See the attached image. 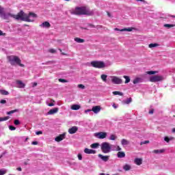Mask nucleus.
Returning a JSON list of instances; mask_svg holds the SVG:
<instances>
[{
    "label": "nucleus",
    "instance_id": "nucleus-1",
    "mask_svg": "<svg viewBox=\"0 0 175 175\" xmlns=\"http://www.w3.org/2000/svg\"><path fill=\"white\" fill-rule=\"evenodd\" d=\"M74 14L76 16H94V11L87 7H77L74 11Z\"/></svg>",
    "mask_w": 175,
    "mask_h": 175
},
{
    "label": "nucleus",
    "instance_id": "nucleus-2",
    "mask_svg": "<svg viewBox=\"0 0 175 175\" xmlns=\"http://www.w3.org/2000/svg\"><path fill=\"white\" fill-rule=\"evenodd\" d=\"M8 59L10 65H12V66L18 65L19 66L24 68V64H21V59H20V58H18L17 56L16 55L8 56Z\"/></svg>",
    "mask_w": 175,
    "mask_h": 175
},
{
    "label": "nucleus",
    "instance_id": "nucleus-3",
    "mask_svg": "<svg viewBox=\"0 0 175 175\" xmlns=\"http://www.w3.org/2000/svg\"><path fill=\"white\" fill-rule=\"evenodd\" d=\"M23 16H22V21H26L27 23H33V19H31V17H33V18H36V17H38V15L33 12H29V14H27L23 11Z\"/></svg>",
    "mask_w": 175,
    "mask_h": 175
},
{
    "label": "nucleus",
    "instance_id": "nucleus-4",
    "mask_svg": "<svg viewBox=\"0 0 175 175\" xmlns=\"http://www.w3.org/2000/svg\"><path fill=\"white\" fill-rule=\"evenodd\" d=\"M23 16H24L23 13V10L20 11L16 15H14L13 14L8 13L7 14H3L4 20H6L9 17H12V18H14L15 20H21L22 21Z\"/></svg>",
    "mask_w": 175,
    "mask_h": 175
},
{
    "label": "nucleus",
    "instance_id": "nucleus-5",
    "mask_svg": "<svg viewBox=\"0 0 175 175\" xmlns=\"http://www.w3.org/2000/svg\"><path fill=\"white\" fill-rule=\"evenodd\" d=\"M90 64L93 68H96L97 69H102L106 67V64H105V62L102 61H92Z\"/></svg>",
    "mask_w": 175,
    "mask_h": 175
},
{
    "label": "nucleus",
    "instance_id": "nucleus-6",
    "mask_svg": "<svg viewBox=\"0 0 175 175\" xmlns=\"http://www.w3.org/2000/svg\"><path fill=\"white\" fill-rule=\"evenodd\" d=\"M101 150L104 154H109L111 151V146L107 142H103L101 144Z\"/></svg>",
    "mask_w": 175,
    "mask_h": 175
},
{
    "label": "nucleus",
    "instance_id": "nucleus-7",
    "mask_svg": "<svg viewBox=\"0 0 175 175\" xmlns=\"http://www.w3.org/2000/svg\"><path fill=\"white\" fill-rule=\"evenodd\" d=\"M164 80L165 77L162 75H153L149 78L150 83H158L159 81H163Z\"/></svg>",
    "mask_w": 175,
    "mask_h": 175
},
{
    "label": "nucleus",
    "instance_id": "nucleus-8",
    "mask_svg": "<svg viewBox=\"0 0 175 175\" xmlns=\"http://www.w3.org/2000/svg\"><path fill=\"white\" fill-rule=\"evenodd\" d=\"M95 137L97 139H106L107 137V133L106 132H99L94 134Z\"/></svg>",
    "mask_w": 175,
    "mask_h": 175
},
{
    "label": "nucleus",
    "instance_id": "nucleus-9",
    "mask_svg": "<svg viewBox=\"0 0 175 175\" xmlns=\"http://www.w3.org/2000/svg\"><path fill=\"white\" fill-rule=\"evenodd\" d=\"M111 81L114 84H122V79H120L118 77H113Z\"/></svg>",
    "mask_w": 175,
    "mask_h": 175
},
{
    "label": "nucleus",
    "instance_id": "nucleus-10",
    "mask_svg": "<svg viewBox=\"0 0 175 175\" xmlns=\"http://www.w3.org/2000/svg\"><path fill=\"white\" fill-rule=\"evenodd\" d=\"M114 29L115 31H120V32H125V31L132 32V31H133V27L124 28L122 29H120L118 28H115Z\"/></svg>",
    "mask_w": 175,
    "mask_h": 175
},
{
    "label": "nucleus",
    "instance_id": "nucleus-11",
    "mask_svg": "<svg viewBox=\"0 0 175 175\" xmlns=\"http://www.w3.org/2000/svg\"><path fill=\"white\" fill-rule=\"evenodd\" d=\"M78 131H79V128L75 126L68 129V133H70V135H73L76 133V132H77Z\"/></svg>",
    "mask_w": 175,
    "mask_h": 175
},
{
    "label": "nucleus",
    "instance_id": "nucleus-12",
    "mask_svg": "<svg viewBox=\"0 0 175 175\" xmlns=\"http://www.w3.org/2000/svg\"><path fill=\"white\" fill-rule=\"evenodd\" d=\"M100 110H102V107L99 105L94 106L92 108V111H94L95 114H98Z\"/></svg>",
    "mask_w": 175,
    "mask_h": 175
},
{
    "label": "nucleus",
    "instance_id": "nucleus-13",
    "mask_svg": "<svg viewBox=\"0 0 175 175\" xmlns=\"http://www.w3.org/2000/svg\"><path fill=\"white\" fill-rule=\"evenodd\" d=\"M98 158L101 160L103 161L104 162H107L109 161L110 156H104L103 154H98Z\"/></svg>",
    "mask_w": 175,
    "mask_h": 175
},
{
    "label": "nucleus",
    "instance_id": "nucleus-14",
    "mask_svg": "<svg viewBox=\"0 0 175 175\" xmlns=\"http://www.w3.org/2000/svg\"><path fill=\"white\" fill-rule=\"evenodd\" d=\"M64 139H65V134H61L59 136L56 137L55 140V142H62Z\"/></svg>",
    "mask_w": 175,
    "mask_h": 175
},
{
    "label": "nucleus",
    "instance_id": "nucleus-15",
    "mask_svg": "<svg viewBox=\"0 0 175 175\" xmlns=\"http://www.w3.org/2000/svg\"><path fill=\"white\" fill-rule=\"evenodd\" d=\"M40 27H43V28H50L51 27V25L50 24V23L45 21L44 23H42Z\"/></svg>",
    "mask_w": 175,
    "mask_h": 175
},
{
    "label": "nucleus",
    "instance_id": "nucleus-16",
    "mask_svg": "<svg viewBox=\"0 0 175 175\" xmlns=\"http://www.w3.org/2000/svg\"><path fill=\"white\" fill-rule=\"evenodd\" d=\"M84 152L85 154H96V150H91L89 148H85Z\"/></svg>",
    "mask_w": 175,
    "mask_h": 175
},
{
    "label": "nucleus",
    "instance_id": "nucleus-17",
    "mask_svg": "<svg viewBox=\"0 0 175 175\" xmlns=\"http://www.w3.org/2000/svg\"><path fill=\"white\" fill-rule=\"evenodd\" d=\"M16 84L18 85V88H25V83H23L21 81H16Z\"/></svg>",
    "mask_w": 175,
    "mask_h": 175
},
{
    "label": "nucleus",
    "instance_id": "nucleus-18",
    "mask_svg": "<svg viewBox=\"0 0 175 175\" xmlns=\"http://www.w3.org/2000/svg\"><path fill=\"white\" fill-rule=\"evenodd\" d=\"M134 162L136 165H137L138 166H140V165H142L143 163V159L136 158V159H135Z\"/></svg>",
    "mask_w": 175,
    "mask_h": 175
},
{
    "label": "nucleus",
    "instance_id": "nucleus-19",
    "mask_svg": "<svg viewBox=\"0 0 175 175\" xmlns=\"http://www.w3.org/2000/svg\"><path fill=\"white\" fill-rule=\"evenodd\" d=\"M55 113H58V108H54L49 111L48 114H55Z\"/></svg>",
    "mask_w": 175,
    "mask_h": 175
},
{
    "label": "nucleus",
    "instance_id": "nucleus-20",
    "mask_svg": "<svg viewBox=\"0 0 175 175\" xmlns=\"http://www.w3.org/2000/svg\"><path fill=\"white\" fill-rule=\"evenodd\" d=\"M153 154H163L165 152V149L161 150H152Z\"/></svg>",
    "mask_w": 175,
    "mask_h": 175
},
{
    "label": "nucleus",
    "instance_id": "nucleus-21",
    "mask_svg": "<svg viewBox=\"0 0 175 175\" xmlns=\"http://www.w3.org/2000/svg\"><path fill=\"white\" fill-rule=\"evenodd\" d=\"M117 157L118 158H125V152H118Z\"/></svg>",
    "mask_w": 175,
    "mask_h": 175
},
{
    "label": "nucleus",
    "instance_id": "nucleus-22",
    "mask_svg": "<svg viewBox=\"0 0 175 175\" xmlns=\"http://www.w3.org/2000/svg\"><path fill=\"white\" fill-rule=\"evenodd\" d=\"M129 141L128 139H122L121 141L122 146H128L129 145Z\"/></svg>",
    "mask_w": 175,
    "mask_h": 175
},
{
    "label": "nucleus",
    "instance_id": "nucleus-23",
    "mask_svg": "<svg viewBox=\"0 0 175 175\" xmlns=\"http://www.w3.org/2000/svg\"><path fill=\"white\" fill-rule=\"evenodd\" d=\"M75 41L77 42V43H84V42H85L84 39L80 38H75Z\"/></svg>",
    "mask_w": 175,
    "mask_h": 175
},
{
    "label": "nucleus",
    "instance_id": "nucleus-24",
    "mask_svg": "<svg viewBox=\"0 0 175 175\" xmlns=\"http://www.w3.org/2000/svg\"><path fill=\"white\" fill-rule=\"evenodd\" d=\"M80 107H81L79 105H73L71 106L72 110H79V109H80Z\"/></svg>",
    "mask_w": 175,
    "mask_h": 175
},
{
    "label": "nucleus",
    "instance_id": "nucleus-25",
    "mask_svg": "<svg viewBox=\"0 0 175 175\" xmlns=\"http://www.w3.org/2000/svg\"><path fill=\"white\" fill-rule=\"evenodd\" d=\"M124 79H125V84H128V83H129L131 81V78L129 76L124 75L123 76Z\"/></svg>",
    "mask_w": 175,
    "mask_h": 175
},
{
    "label": "nucleus",
    "instance_id": "nucleus-26",
    "mask_svg": "<svg viewBox=\"0 0 175 175\" xmlns=\"http://www.w3.org/2000/svg\"><path fill=\"white\" fill-rule=\"evenodd\" d=\"M112 94L113 95H120V96H124V93H122L121 92H118V91L113 92Z\"/></svg>",
    "mask_w": 175,
    "mask_h": 175
},
{
    "label": "nucleus",
    "instance_id": "nucleus-27",
    "mask_svg": "<svg viewBox=\"0 0 175 175\" xmlns=\"http://www.w3.org/2000/svg\"><path fill=\"white\" fill-rule=\"evenodd\" d=\"M123 169L126 172H128L129 170H131V165L126 164L125 165H124Z\"/></svg>",
    "mask_w": 175,
    "mask_h": 175
},
{
    "label": "nucleus",
    "instance_id": "nucleus-28",
    "mask_svg": "<svg viewBox=\"0 0 175 175\" xmlns=\"http://www.w3.org/2000/svg\"><path fill=\"white\" fill-rule=\"evenodd\" d=\"M101 79L103 80V81H104L105 83H106V81H107V75H101Z\"/></svg>",
    "mask_w": 175,
    "mask_h": 175
},
{
    "label": "nucleus",
    "instance_id": "nucleus-29",
    "mask_svg": "<svg viewBox=\"0 0 175 175\" xmlns=\"http://www.w3.org/2000/svg\"><path fill=\"white\" fill-rule=\"evenodd\" d=\"M142 81V79L141 78H135L133 83V84H137L138 83H140V81Z\"/></svg>",
    "mask_w": 175,
    "mask_h": 175
},
{
    "label": "nucleus",
    "instance_id": "nucleus-30",
    "mask_svg": "<svg viewBox=\"0 0 175 175\" xmlns=\"http://www.w3.org/2000/svg\"><path fill=\"white\" fill-rule=\"evenodd\" d=\"M8 173V170L5 169H0V175H5Z\"/></svg>",
    "mask_w": 175,
    "mask_h": 175
},
{
    "label": "nucleus",
    "instance_id": "nucleus-31",
    "mask_svg": "<svg viewBox=\"0 0 175 175\" xmlns=\"http://www.w3.org/2000/svg\"><path fill=\"white\" fill-rule=\"evenodd\" d=\"M163 27H164L165 28H168V29H170V28H173V27H175V25L165 24V25H163Z\"/></svg>",
    "mask_w": 175,
    "mask_h": 175
},
{
    "label": "nucleus",
    "instance_id": "nucleus-32",
    "mask_svg": "<svg viewBox=\"0 0 175 175\" xmlns=\"http://www.w3.org/2000/svg\"><path fill=\"white\" fill-rule=\"evenodd\" d=\"M158 46H159L158 44L154 43V44H150L148 45V47H149V49H152V48H154V47H158Z\"/></svg>",
    "mask_w": 175,
    "mask_h": 175
},
{
    "label": "nucleus",
    "instance_id": "nucleus-33",
    "mask_svg": "<svg viewBox=\"0 0 175 175\" xmlns=\"http://www.w3.org/2000/svg\"><path fill=\"white\" fill-rule=\"evenodd\" d=\"M17 111H18V109H14V110H12V111H10L7 112V114L8 116H10V114H13L14 113H17Z\"/></svg>",
    "mask_w": 175,
    "mask_h": 175
},
{
    "label": "nucleus",
    "instance_id": "nucleus-34",
    "mask_svg": "<svg viewBox=\"0 0 175 175\" xmlns=\"http://www.w3.org/2000/svg\"><path fill=\"white\" fill-rule=\"evenodd\" d=\"M0 93L1 95H9V92L3 90H0Z\"/></svg>",
    "mask_w": 175,
    "mask_h": 175
},
{
    "label": "nucleus",
    "instance_id": "nucleus-35",
    "mask_svg": "<svg viewBox=\"0 0 175 175\" xmlns=\"http://www.w3.org/2000/svg\"><path fill=\"white\" fill-rule=\"evenodd\" d=\"M132 102V98H127V100L124 101V103H125L126 105H129V103H131Z\"/></svg>",
    "mask_w": 175,
    "mask_h": 175
},
{
    "label": "nucleus",
    "instance_id": "nucleus-36",
    "mask_svg": "<svg viewBox=\"0 0 175 175\" xmlns=\"http://www.w3.org/2000/svg\"><path fill=\"white\" fill-rule=\"evenodd\" d=\"M90 147L92 148H98V147H99V144L98 143H95V144H92Z\"/></svg>",
    "mask_w": 175,
    "mask_h": 175
},
{
    "label": "nucleus",
    "instance_id": "nucleus-37",
    "mask_svg": "<svg viewBox=\"0 0 175 175\" xmlns=\"http://www.w3.org/2000/svg\"><path fill=\"white\" fill-rule=\"evenodd\" d=\"M9 118H10V117H9V116H5L4 118H0V122L2 121H8V120H9Z\"/></svg>",
    "mask_w": 175,
    "mask_h": 175
},
{
    "label": "nucleus",
    "instance_id": "nucleus-38",
    "mask_svg": "<svg viewBox=\"0 0 175 175\" xmlns=\"http://www.w3.org/2000/svg\"><path fill=\"white\" fill-rule=\"evenodd\" d=\"M147 75H157L158 73V71H148Z\"/></svg>",
    "mask_w": 175,
    "mask_h": 175
},
{
    "label": "nucleus",
    "instance_id": "nucleus-39",
    "mask_svg": "<svg viewBox=\"0 0 175 175\" xmlns=\"http://www.w3.org/2000/svg\"><path fill=\"white\" fill-rule=\"evenodd\" d=\"M5 10V8H2L1 6H0V16H3V12Z\"/></svg>",
    "mask_w": 175,
    "mask_h": 175
},
{
    "label": "nucleus",
    "instance_id": "nucleus-40",
    "mask_svg": "<svg viewBox=\"0 0 175 175\" xmlns=\"http://www.w3.org/2000/svg\"><path fill=\"white\" fill-rule=\"evenodd\" d=\"M110 140H116V139H117V136H116L115 135L112 134L110 135Z\"/></svg>",
    "mask_w": 175,
    "mask_h": 175
},
{
    "label": "nucleus",
    "instance_id": "nucleus-41",
    "mask_svg": "<svg viewBox=\"0 0 175 175\" xmlns=\"http://www.w3.org/2000/svg\"><path fill=\"white\" fill-rule=\"evenodd\" d=\"M148 143H150L149 140L144 141L140 142V146H143V144H148Z\"/></svg>",
    "mask_w": 175,
    "mask_h": 175
},
{
    "label": "nucleus",
    "instance_id": "nucleus-42",
    "mask_svg": "<svg viewBox=\"0 0 175 175\" xmlns=\"http://www.w3.org/2000/svg\"><path fill=\"white\" fill-rule=\"evenodd\" d=\"M59 83H68V81L64 79H59Z\"/></svg>",
    "mask_w": 175,
    "mask_h": 175
},
{
    "label": "nucleus",
    "instance_id": "nucleus-43",
    "mask_svg": "<svg viewBox=\"0 0 175 175\" xmlns=\"http://www.w3.org/2000/svg\"><path fill=\"white\" fill-rule=\"evenodd\" d=\"M10 131H16V127L12 125L9 126Z\"/></svg>",
    "mask_w": 175,
    "mask_h": 175
},
{
    "label": "nucleus",
    "instance_id": "nucleus-44",
    "mask_svg": "<svg viewBox=\"0 0 175 175\" xmlns=\"http://www.w3.org/2000/svg\"><path fill=\"white\" fill-rule=\"evenodd\" d=\"M14 125H20V120H15L14 121Z\"/></svg>",
    "mask_w": 175,
    "mask_h": 175
},
{
    "label": "nucleus",
    "instance_id": "nucleus-45",
    "mask_svg": "<svg viewBox=\"0 0 175 175\" xmlns=\"http://www.w3.org/2000/svg\"><path fill=\"white\" fill-rule=\"evenodd\" d=\"M49 53H51L52 54L57 53V51H55V49H49Z\"/></svg>",
    "mask_w": 175,
    "mask_h": 175
},
{
    "label": "nucleus",
    "instance_id": "nucleus-46",
    "mask_svg": "<svg viewBox=\"0 0 175 175\" xmlns=\"http://www.w3.org/2000/svg\"><path fill=\"white\" fill-rule=\"evenodd\" d=\"M78 87L79 88H81V90H84V88H85V86H84V85H83V84L78 85Z\"/></svg>",
    "mask_w": 175,
    "mask_h": 175
},
{
    "label": "nucleus",
    "instance_id": "nucleus-47",
    "mask_svg": "<svg viewBox=\"0 0 175 175\" xmlns=\"http://www.w3.org/2000/svg\"><path fill=\"white\" fill-rule=\"evenodd\" d=\"M164 140L167 143H169V142H170V138H169L168 137H165Z\"/></svg>",
    "mask_w": 175,
    "mask_h": 175
},
{
    "label": "nucleus",
    "instance_id": "nucleus-48",
    "mask_svg": "<svg viewBox=\"0 0 175 175\" xmlns=\"http://www.w3.org/2000/svg\"><path fill=\"white\" fill-rule=\"evenodd\" d=\"M36 135H43V131H36Z\"/></svg>",
    "mask_w": 175,
    "mask_h": 175
},
{
    "label": "nucleus",
    "instance_id": "nucleus-49",
    "mask_svg": "<svg viewBox=\"0 0 175 175\" xmlns=\"http://www.w3.org/2000/svg\"><path fill=\"white\" fill-rule=\"evenodd\" d=\"M78 159L79 161H81V159H83V156L81 155V154H78Z\"/></svg>",
    "mask_w": 175,
    "mask_h": 175
},
{
    "label": "nucleus",
    "instance_id": "nucleus-50",
    "mask_svg": "<svg viewBox=\"0 0 175 175\" xmlns=\"http://www.w3.org/2000/svg\"><path fill=\"white\" fill-rule=\"evenodd\" d=\"M6 33H3L1 30H0V36H5Z\"/></svg>",
    "mask_w": 175,
    "mask_h": 175
},
{
    "label": "nucleus",
    "instance_id": "nucleus-51",
    "mask_svg": "<svg viewBox=\"0 0 175 175\" xmlns=\"http://www.w3.org/2000/svg\"><path fill=\"white\" fill-rule=\"evenodd\" d=\"M0 103H1V105H5V103H6V100H1Z\"/></svg>",
    "mask_w": 175,
    "mask_h": 175
},
{
    "label": "nucleus",
    "instance_id": "nucleus-52",
    "mask_svg": "<svg viewBox=\"0 0 175 175\" xmlns=\"http://www.w3.org/2000/svg\"><path fill=\"white\" fill-rule=\"evenodd\" d=\"M31 144H32L33 146H38V142H36V141L32 142H31Z\"/></svg>",
    "mask_w": 175,
    "mask_h": 175
},
{
    "label": "nucleus",
    "instance_id": "nucleus-53",
    "mask_svg": "<svg viewBox=\"0 0 175 175\" xmlns=\"http://www.w3.org/2000/svg\"><path fill=\"white\" fill-rule=\"evenodd\" d=\"M121 148L120 147V146H118L116 148V151H121Z\"/></svg>",
    "mask_w": 175,
    "mask_h": 175
},
{
    "label": "nucleus",
    "instance_id": "nucleus-54",
    "mask_svg": "<svg viewBox=\"0 0 175 175\" xmlns=\"http://www.w3.org/2000/svg\"><path fill=\"white\" fill-rule=\"evenodd\" d=\"M88 26L90 27L91 28H95V25L92 24H88Z\"/></svg>",
    "mask_w": 175,
    "mask_h": 175
},
{
    "label": "nucleus",
    "instance_id": "nucleus-55",
    "mask_svg": "<svg viewBox=\"0 0 175 175\" xmlns=\"http://www.w3.org/2000/svg\"><path fill=\"white\" fill-rule=\"evenodd\" d=\"M149 114H154V109H150L149 111Z\"/></svg>",
    "mask_w": 175,
    "mask_h": 175
},
{
    "label": "nucleus",
    "instance_id": "nucleus-56",
    "mask_svg": "<svg viewBox=\"0 0 175 175\" xmlns=\"http://www.w3.org/2000/svg\"><path fill=\"white\" fill-rule=\"evenodd\" d=\"M48 106L51 107L54 106V103H51L48 104Z\"/></svg>",
    "mask_w": 175,
    "mask_h": 175
},
{
    "label": "nucleus",
    "instance_id": "nucleus-57",
    "mask_svg": "<svg viewBox=\"0 0 175 175\" xmlns=\"http://www.w3.org/2000/svg\"><path fill=\"white\" fill-rule=\"evenodd\" d=\"M107 14L108 17H111V14H110V12H107Z\"/></svg>",
    "mask_w": 175,
    "mask_h": 175
},
{
    "label": "nucleus",
    "instance_id": "nucleus-58",
    "mask_svg": "<svg viewBox=\"0 0 175 175\" xmlns=\"http://www.w3.org/2000/svg\"><path fill=\"white\" fill-rule=\"evenodd\" d=\"M16 170H17L18 172H21V170H23V169H21V167H19L16 168Z\"/></svg>",
    "mask_w": 175,
    "mask_h": 175
},
{
    "label": "nucleus",
    "instance_id": "nucleus-59",
    "mask_svg": "<svg viewBox=\"0 0 175 175\" xmlns=\"http://www.w3.org/2000/svg\"><path fill=\"white\" fill-rule=\"evenodd\" d=\"M36 85H38V83L34 82V83H33V87H36Z\"/></svg>",
    "mask_w": 175,
    "mask_h": 175
},
{
    "label": "nucleus",
    "instance_id": "nucleus-60",
    "mask_svg": "<svg viewBox=\"0 0 175 175\" xmlns=\"http://www.w3.org/2000/svg\"><path fill=\"white\" fill-rule=\"evenodd\" d=\"M112 106L114 109H117V106L116 105V104L113 103Z\"/></svg>",
    "mask_w": 175,
    "mask_h": 175
},
{
    "label": "nucleus",
    "instance_id": "nucleus-61",
    "mask_svg": "<svg viewBox=\"0 0 175 175\" xmlns=\"http://www.w3.org/2000/svg\"><path fill=\"white\" fill-rule=\"evenodd\" d=\"M137 1H141V2H146L144 0H137Z\"/></svg>",
    "mask_w": 175,
    "mask_h": 175
},
{
    "label": "nucleus",
    "instance_id": "nucleus-62",
    "mask_svg": "<svg viewBox=\"0 0 175 175\" xmlns=\"http://www.w3.org/2000/svg\"><path fill=\"white\" fill-rule=\"evenodd\" d=\"M172 133H175V128L172 129Z\"/></svg>",
    "mask_w": 175,
    "mask_h": 175
},
{
    "label": "nucleus",
    "instance_id": "nucleus-63",
    "mask_svg": "<svg viewBox=\"0 0 175 175\" xmlns=\"http://www.w3.org/2000/svg\"><path fill=\"white\" fill-rule=\"evenodd\" d=\"M85 111H92V110H91V109H88V110Z\"/></svg>",
    "mask_w": 175,
    "mask_h": 175
},
{
    "label": "nucleus",
    "instance_id": "nucleus-64",
    "mask_svg": "<svg viewBox=\"0 0 175 175\" xmlns=\"http://www.w3.org/2000/svg\"><path fill=\"white\" fill-rule=\"evenodd\" d=\"M100 175H105V173H100Z\"/></svg>",
    "mask_w": 175,
    "mask_h": 175
}]
</instances>
